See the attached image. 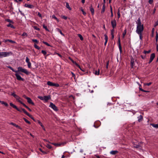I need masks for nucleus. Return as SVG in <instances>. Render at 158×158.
Segmentation results:
<instances>
[{"label": "nucleus", "instance_id": "nucleus-23", "mask_svg": "<svg viewBox=\"0 0 158 158\" xmlns=\"http://www.w3.org/2000/svg\"><path fill=\"white\" fill-rule=\"evenodd\" d=\"M10 105L11 106H12L15 109L17 108V106L15 105L14 104H13L12 103H10Z\"/></svg>", "mask_w": 158, "mask_h": 158}, {"label": "nucleus", "instance_id": "nucleus-1", "mask_svg": "<svg viewBox=\"0 0 158 158\" xmlns=\"http://www.w3.org/2000/svg\"><path fill=\"white\" fill-rule=\"evenodd\" d=\"M137 24L136 32L137 34L142 33L143 30V25L141 24L140 19H139L136 22Z\"/></svg>", "mask_w": 158, "mask_h": 158}, {"label": "nucleus", "instance_id": "nucleus-8", "mask_svg": "<svg viewBox=\"0 0 158 158\" xmlns=\"http://www.w3.org/2000/svg\"><path fill=\"white\" fill-rule=\"evenodd\" d=\"M66 143V142H63L60 143H53L52 144L57 147L64 146Z\"/></svg>", "mask_w": 158, "mask_h": 158}, {"label": "nucleus", "instance_id": "nucleus-53", "mask_svg": "<svg viewBox=\"0 0 158 158\" xmlns=\"http://www.w3.org/2000/svg\"><path fill=\"white\" fill-rule=\"evenodd\" d=\"M32 41L34 42L38 43V41L36 39H32Z\"/></svg>", "mask_w": 158, "mask_h": 158}, {"label": "nucleus", "instance_id": "nucleus-46", "mask_svg": "<svg viewBox=\"0 0 158 158\" xmlns=\"http://www.w3.org/2000/svg\"><path fill=\"white\" fill-rule=\"evenodd\" d=\"M43 27L45 29V30L47 31H48V29L47 28V27L45 26V25H43Z\"/></svg>", "mask_w": 158, "mask_h": 158}, {"label": "nucleus", "instance_id": "nucleus-11", "mask_svg": "<svg viewBox=\"0 0 158 158\" xmlns=\"http://www.w3.org/2000/svg\"><path fill=\"white\" fill-rule=\"evenodd\" d=\"M111 24L113 28H114L116 26V20L114 19L111 21Z\"/></svg>", "mask_w": 158, "mask_h": 158}, {"label": "nucleus", "instance_id": "nucleus-32", "mask_svg": "<svg viewBox=\"0 0 158 158\" xmlns=\"http://www.w3.org/2000/svg\"><path fill=\"white\" fill-rule=\"evenodd\" d=\"M104 36H105V41H108V37L107 35L106 34L104 35Z\"/></svg>", "mask_w": 158, "mask_h": 158}, {"label": "nucleus", "instance_id": "nucleus-27", "mask_svg": "<svg viewBox=\"0 0 158 158\" xmlns=\"http://www.w3.org/2000/svg\"><path fill=\"white\" fill-rule=\"evenodd\" d=\"M52 18L55 19L58 22H59V20L57 19V18L56 17V16L54 15H53L52 16Z\"/></svg>", "mask_w": 158, "mask_h": 158}, {"label": "nucleus", "instance_id": "nucleus-47", "mask_svg": "<svg viewBox=\"0 0 158 158\" xmlns=\"http://www.w3.org/2000/svg\"><path fill=\"white\" fill-rule=\"evenodd\" d=\"M142 33L138 34L139 35L140 39L141 40L142 39Z\"/></svg>", "mask_w": 158, "mask_h": 158}, {"label": "nucleus", "instance_id": "nucleus-20", "mask_svg": "<svg viewBox=\"0 0 158 158\" xmlns=\"http://www.w3.org/2000/svg\"><path fill=\"white\" fill-rule=\"evenodd\" d=\"M151 125L155 128H158V124H151Z\"/></svg>", "mask_w": 158, "mask_h": 158}, {"label": "nucleus", "instance_id": "nucleus-43", "mask_svg": "<svg viewBox=\"0 0 158 158\" xmlns=\"http://www.w3.org/2000/svg\"><path fill=\"white\" fill-rule=\"evenodd\" d=\"M41 52L44 55H45L47 53V52L43 50L41 51Z\"/></svg>", "mask_w": 158, "mask_h": 158}, {"label": "nucleus", "instance_id": "nucleus-28", "mask_svg": "<svg viewBox=\"0 0 158 158\" xmlns=\"http://www.w3.org/2000/svg\"><path fill=\"white\" fill-rule=\"evenodd\" d=\"M8 68H10V69H11L13 71L15 72V73H17V71H16L14 69H13L10 66H9L8 67Z\"/></svg>", "mask_w": 158, "mask_h": 158}, {"label": "nucleus", "instance_id": "nucleus-4", "mask_svg": "<svg viewBox=\"0 0 158 158\" xmlns=\"http://www.w3.org/2000/svg\"><path fill=\"white\" fill-rule=\"evenodd\" d=\"M38 98L41 100L47 102L50 98V96H44L43 97L39 96Z\"/></svg>", "mask_w": 158, "mask_h": 158}, {"label": "nucleus", "instance_id": "nucleus-64", "mask_svg": "<svg viewBox=\"0 0 158 158\" xmlns=\"http://www.w3.org/2000/svg\"><path fill=\"white\" fill-rule=\"evenodd\" d=\"M27 115L31 118L32 117V116L28 113L27 114Z\"/></svg>", "mask_w": 158, "mask_h": 158}, {"label": "nucleus", "instance_id": "nucleus-21", "mask_svg": "<svg viewBox=\"0 0 158 158\" xmlns=\"http://www.w3.org/2000/svg\"><path fill=\"white\" fill-rule=\"evenodd\" d=\"M0 102L2 104H4L6 106H8V104H7V103L5 102H4L3 101H0Z\"/></svg>", "mask_w": 158, "mask_h": 158}, {"label": "nucleus", "instance_id": "nucleus-50", "mask_svg": "<svg viewBox=\"0 0 158 158\" xmlns=\"http://www.w3.org/2000/svg\"><path fill=\"white\" fill-rule=\"evenodd\" d=\"M157 25H158V20L155 22L154 26L155 27Z\"/></svg>", "mask_w": 158, "mask_h": 158}, {"label": "nucleus", "instance_id": "nucleus-54", "mask_svg": "<svg viewBox=\"0 0 158 158\" xmlns=\"http://www.w3.org/2000/svg\"><path fill=\"white\" fill-rule=\"evenodd\" d=\"M37 15L41 18H42L41 15L39 12H38Z\"/></svg>", "mask_w": 158, "mask_h": 158}, {"label": "nucleus", "instance_id": "nucleus-41", "mask_svg": "<svg viewBox=\"0 0 158 158\" xmlns=\"http://www.w3.org/2000/svg\"><path fill=\"white\" fill-rule=\"evenodd\" d=\"M26 62L27 63L30 62L29 61V59L27 57L26 58Z\"/></svg>", "mask_w": 158, "mask_h": 158}, {"label": "nucleus", "instance_id": "nucleus-3", "mask_svg": "<svg viewBox=\"0 0 158 158\" xmlns=\"http://www.w3.org/2000/svg\"><path fill=\"white\" fill-rule=\"evenodd\" d=\"M17 69V72H21L27 75L29 74V72L26 69L23 68L22 67H18Z\"/></svg>", "mask_w": 158, "mask_h": 158}, {"label": "nucleus", "instance_id": "nucleus-52", "mask_svg": "<svg viewBox=\"0 0 158 158\" xmlns=\"http://www.w3.org/2000/svg\"><path fill=\"white\" fill-rule=\"evenodd\" d=\"M34 28L35 29V30H38V31H39L40 30V29L38 28L36 26H34Z\"/></svg>", "mask_w": 158, "mask_h": 158}, {"label": "nucleus", "instance_id": "nucleus-56", "mask_svg": "<svg viewBox=\"0 0 158 158\" xmlns=\"http://www.w3.org/2000/svg\"><path fill=\"white\" fill-rule=\"evenodd\" d=\"M134 62L133 61H132V60L131 61V64L132 66V67H133V66L134 65Z\"/></svg>", "mask_w": 158, "mask_h": 158}, {"label": "nucleus", "instance_id": "nucleus-38", "mask_svg": "<svg viewBox=\"0 0 158 158\" xmlns=\"http://www.w3.org/2000/svg\"><path fill=\"white\" fill-rule=\"evenodd\" d=\"M22 110L27 115L28 113L24 109H22Z\"/></svg>", "mask_w": 158, "mask_h": 158}, {"label": "nucleus", "instance_id": "nucleus-61", "mask_svg": "<svg viewBox=\"0 0 158 158\" xmlns=\"http://www.w3.org/2000/svg\"><path fill=\"white\" fill-rule=\"evenodd\" d=\"M38 123L41 126L42 125H43L42 123L41 122H40V121H38Z\"/></svg>", "mask_w": 158, "mask_h": 158}, {"label": "nucleus", "instance_id": "nucleus-55", "mask_svg": "<svg viewBox=\"0 0 158 158\" xmlns=\"http://www.w3.org/2000/svg\"><path fill=\"white\" fill-rule=\"evenodd\" d=\"M152 84V83L151 82H150L149 83H146L145 84H144V85H147L148 86H149L150 85H151Z\"/></svg>", "mask_w": 158, "mask_h": 158}, {"label": "nucleus", "instance_id": "nucleus-6", "mask_svg": "<svg viewBox=\"0 0 158 158\" xmlns=\"http://www.w3.org/2000/svg\"><path fill=\"white\" fill-rule=\"evenodd\" d=\"M15 75L17 79L18 80L22 81H23V79L22 78V77L18 73V72L16 73Z\"/></svg>", "mask_w": 158, "mask_h": 158}, {"label": "nucleus", "instance_id": "nucleus-25", "mask_svg": "<svg viewBox=\"0 0 158 158\" xmlns=\"http://www.w3.org/2000/svg\"><path fill=\"white\" fill-rule=\"evenodd\" d=\"M57 31L60 33L63 36H64V35L62 33L61 31L59 28H57L56 29Z\"/></svg>", "mask_w": 158, "mask_h": 158}, {"label": "nucleus", "instance_id": "nucleus-42", "mask_svg": "<svg viewBox=\"0 0 158 158\" xmlns=\"http://www.w3.org/2000/svg\"><path fill=\"white\" fill-rule=\"evenodd\" d=\"M114 31V30H112L111 31V36L112 39H113L114 37V36L113 33V31Z\"/></svg>", "mask_w": 158, "mask_h": 158}, {"label": "nucleus", "instance_id": "nucleus-48", "mask_svg": "<svg viewBox=\"0 0 158 158\" xmlns=\"http://www.w3.org/2000/svg\"><path fill=\"white\" fill-rule=\"evenodd\" d=\"M46 146L48 148H52L51 146L49 144H47Z\"/></svg>", "mask_w": 158, "mask_h": 158}, {"label": "nucleus", "instance_id": "nucleus-10", "mask_svg": "<svg viewBox=\"0 0 158 158\" xmlns=\"http://www.w3.org/2000/svg\"><path fill=\"white\" fill-rule=\"evenodd\" d=\"M24 6L25 7L30 8V9H32L33 8H34V6L31 5V4H25L24 5Z\"/></svg>", "mask_w": 158, "mask_h": 158}, {"label": "nucleus", "instance_id": "nucleus-34", "mask_svg": "<svg viewBox=\"0 0 158 158\" xmlns=\"http://www.w3.org/2000/svg\"><path fill=\"white\" fill-rule=\"evenodd\" d=\"M34 47H35V48H36L38 49H40V47H39V46H38L36 44H34Z\"/></svg>", "mask_w": 158, "mask_h": 158}, {"label": "nucleus", "instance_id": "nucleus-44", "mask_svg": "<svg viewBox=\"0 0 158 158\" xmlns=\"http://www.w3.org/2000/svg\"><path fill=\"white\" fill-rule=\"evenodd\" d=\"M127 31L125 29L124 30V32L123 33V38L124 37L125 35L126 34Z\"/></svg>", "mask_w": 158, "mask_h": 158}, {"label": "nucleus", "instance_id": "nucleus-19", "mask_svg": "<svg viewBox=\"0 0 158 158\" xmlns=\"http://www.w3.org/2000/svg\"><path fill=\"white\" fill-rule=\"evenodd\" d=\"M66 6L67 8L69 9V10H71V8L70 7L69 3L67 2L66 3Z\"/></svg>", "mask_w": 158, "mask_h": 158}, {"label": "nucleus", "instance_id": "nucleus-57", "mask_svg": "<svg viewBox=\"0 0 158 158\" xmlns=\"http://www.w3.org/2000/svg\"><path fill=\"white\" fill-rule=\"evenodd\" d=\"M14 1L17 2H19L22 1V0H14Z\"/></svg>", "mask_w": 158, "mask_h": 158}, {"label": "nucleus", "instance_id": "nucleus-14", "mask_svg": "<svg viewBox=\"0 0 158 158\" xmlns=\"http://www.w3.org/2000/svg\"><path fill=\"white\" fill-rule=\"evenodd\" d=\"M118 43H119V48L120 50V53L122 52V48L121 45L120 44V38L119 37L118 38Z\"/></svg>", "mask_w": 158, "mask_h": 158}, {"label": "nucleus", "instance_id": "nucleus-26", "mask_svg": "<svg viewBox=\"0 0 158 158\" xmlns=\"http://www.w3.org/2000/svg\"><path fill=\"white\" fill-rule=\"evenodd\" d=\"M80 9V10H81V11L82 12L83 14L84 15H85L86 14V13L84 11L82 8L81 7Z\"/></svg>", "mask_w": 158, "mask_h": 158}, {"label": "nucleus", "instance_id": "nucleus-59", "mask_svg": "<svg viewBox=\"0 0 158 158\" xmlns=\"http://www.w3.org/2000/svg\"><path fill=\"white\" fill-rule=\"evenodd\" d=\"M43 43L45 44L46 45H47V46H50V45L48 44V43L47 42H43Z\"/></svg>", "mask_w": 158, "mask_h": 158}, {"label": "nucleus", "instance_id": "nucleus-31", "mask_svg": "<svg viewBox=\"0 0 158 158\" xmlns=\"http://www.w3.org/2000/svg\"><path fill=\"white\" fill-rule=\"evenodd\" d=\"M23 106H24L29 111H31V110L30 108H29L25 104H23Z\"/></svg>", "mask_w": 158, "mask_h": 158}, {"label": "nucleus", "instance_id": "nucleus-60", "mask_svg": "<svg viewBox=\"0 0 158 158\" xmlns=\"http://www.w3.org/2000/svg\"><path fill=\"white\" fill-rule=\"evenodd\" d=\"M18 102H19L20 103H21L23 105V104H24V103H23V102H22L20 100H18L17 101Z\"/></svg>", "mask_w": 158, "mask_h": 158}, {"label": "nucleus", "instance_id": "nucleus-22", "mask_svg": "<svg viewBox=\"0 0 158 158\" xmlns=\"http://www.w3.org/2000/svg\"><path fill=\"white\" fill-rule=\"evenodd\" d=\"M138 121L139 122H140L142 119V117L141 115H140L139 117H138Z\"/></svg>", "mask_w": 158, "mask_h": 158}, {"label": "nucleus", "instance_id": "nucleus-33", "mask_svg": "<svg viewBox=\"0 0 158 158\" xmlns=\"http://www.w3.org/2000/svg\"><path fill=\"white\" fill-rule=\"evenodd\" d=\"M78 37L80 38V39L81 40H83V38L81 34H78Z\"/></svg>", "mask_w": 158, "mask_h": 158}, {"label": "nucleus", "instance_id": "nucleus-18", "mask_svg": "<svg viewBox=\"0 0 158 158\" xmlns=\"http://www.w3.org/2000/svg\"><path fill=\"white\" fill-rule=\"evenodd\" d=\"M105 10V5L103 4V7L102 10V11H101V13H103L104 12Z\"/></svg>", "mask_w": 158, "mask_h": 158}, {"label": "nucleus", "instance_id": "nucleus-13", "mask_svg": "<svg viewBox=\"0 0 158 158\" xmlns=\"http://www.w3.org/2000/svg\"><path fill=\"white\" fill-rule=\"evenodd\" d=\"M90 10L91 12L92 15H94V10L92 6H91L90 7Z\"/></svg>", "mask_w": 158, "mask_h": 158}, {"label": "nucleus", "instance_id": "nucleus-37", "mask_svg": "<svg viewBox=\"0 0 158 158\" xmlns=\"http://www.w3.org/2000/svg\"><path fill=\"white\" fill-rule=\"evenodd\" d=\"M110 12H111V16L113 17V12H112V9L111 6H110Z\"/></svg>", "mask_w": 158, "mask_h": 158}, {"label": "nucleus", "instance_id": "nucleus-45", "mask_svg": "<svg viewBox=\"0 0 158 158\" xmlns=\"http://www.w3.org/2000/svg\"><path fill=\"white\" fill-rule=\"evenodd\" d=\"M8 40V41L10 42V43H15V42L14 41H13L12 40Z\"/></svg>", "mask_w": 158, "mask_h": 158}, {"label": "nucleus", "instance_id": "nucleus-39", "mask_svg": "<svg viewBox=\"0 0 158 158\" xmlns=\"http://www.w3.org/2000/svg\"><path fill=\"white\" fill-rule=\"evenodd\" d=\"M27 65L29 68H31V62L27 63Z\"/></svg>", "mask_w": 158, "mask_h": 158}, {"label": "nucleus", "instance_id": "nucleus-49", "mask_svg": "<svg viewBox=\"0 0 158 158\" xmlns=\"http://www.w3.org/2000/svg\"><path fill=\"white\" fill-rule=\"evenodd\" d=\"M148 2L150 4H152L153 2V0H149Z\"/></svg>", "mask_w": 158, "mask_h": 158}, {"label": "nucleus", "instance_id": "nucleus-9", "mask_svg": "<svg viewBox=\"0 0 158 158\" xmlns=\"http://www.w3.org/2000/svg\"><path fill=\"white\" fill-rule=\"evenodd\" d=\"M155 57V55L154 53H152L150 56V60L149 62V63H150L153 60V59H154V57Z\"/></svg>", "mask_w": 158, "mask_h": 158}, {"label": "nucleus", "instance_id": "nucleus-40", "mask_svg": "<svg viewBox=\"0 0 158 158\" xmlns=\"http://www.w3.org/2000/svg\"><path fill=\"white\" fill-rule=\"evenodd\" d=\"M117 14H118V18H119L120 16V11L119 10H118V13H117Z\"/></svg>", "mask_w": 158, "mask_h": 158}, {"label": "nucleus", "instance_id": "nucleus-30", "mask_svg": "<svg viewBox=\"0 0 158 158\" xmlns=\"http://www.w3.org/2000/svg\"><path fill=\"white\" fill-rule=\"evenodd\" d=\"M7 26L8 27H11L12 28H14L15 27H14V26H13V25H12V24H11L10 23H9L7 25Z\"/></svg>", "mask_w": 158, "mask_h": 158}, {"label": "nucleus", "instance_id": "nucleus-7", "mask_svg": "<svg viewBox=\"0 0 158 158\" xmlns=\"http://www.w3.org/2000/svg\"><path fill=\"white\" fill-rule=\"evenodd\" d=\"M49 106L51 107L54 110L56 111L57 110L56 106L52 102L50 103Z\"/></svg>", "mask_w": 158, "mask_h": 158}, {"label": "nucleus", "instance_id": "nucleus-2", "mask_svg": "<svg viewBox=\"0 0 158 158\" xmlns=\"http://www.w3.org/2000/svg\"><path fill=\"white\" fill-rule=\"evenodd\" d=\"M12 54V53L11 52H0V58L7 57Z\"/></svg>", "mask_w": 158, "mask_h": 158}, {"label": "nucleus", "instance_id": "nucleus-62", "mask_svg": "<svg viewBox=\"0 0 158 158\" xmlns=\"http://www.w3.org/2000/svg\"><path fill=\"white\" fill-rule=\"evenodd\" d=\"M11 95L12 96H13L14 97H16V95L14 93H12V94H11Z\"/></svg>", "mask_w": 158, "mask_h": 158}, {"label": "nucleus", "instance_id": "nucleus-17", "mask_svg": "<svg viewBox=\"0 0 158 158\" xmlns=\"http://www.w3.org/2000/svg\"><path fill=\"white\" fill-rule=\"evenodd\" d=\"M133 144H134V147L136 148H139V143L137 144H135L134 142H133Z\"/></svg>", "mask_w": 158, "mask_h": 158}, {"label": "nucleus", "instance_id": "nucleus-15", "mask_svg": "<svg viewBox=\"0 0 158 158\" xmlns=\"http://www.w3.org/2000/svg\"><path fill=\"white\" fill-rule=\"evenodd\" d=\"M118 152L117 151L115 150V151H112L110 152V154L113 155H114L118 153Z\"/></svg>", "mask_w": 158, "mask_h": 158}, {"label": "nucleus", "instance_id": "nucleus-12", "mask_svg": "<svg viewBox=\"0 0 158 158\" xmlns=\"http://www.w3.org/2000/svg\"><path fill=\"white\" fill-rule=\"evenodd\" d=\"M27 102L30 104H31L33 105H34V103L33 102L31 99L30 98H27Z\"/></svg>", "mask_w": 158, "mask_h": 158}, {"label": "nucleus", "instance_id": "nucleus-5", "mask_svg": "<svg viewBox=\"0 0 158 158\" xmlns=\"http://www.w3.org/2000/svg\"><path fill=\"white\" fill-rule=\"evenodd\" d=\"M47 84L50 86L58 87L59 86V85L57 83H54L50 81H48L47 82Z\"/></svg>", "mask_w": 158, "mask_h": 158}, {"label": "nucleus", "instance_id": "nucleus-63", "mask_svg": "<svg viewBox=\"0 0 158 158\" xmlns=\"http://www.w3.org/2000/svg\"><path fill=\"white\" fill-rule=\"evenodd\" d=\"M27 115L31 118L32 117V116L28 113L27 114Z\"/></svg>", "mask_w": 158, "mask_h": 158}, {"label": "nucleus", "instance_id": "nucleus-51", "mask_svg": "<svg viewBox=\"0 0 158 158\" xmlns=\"http://www.w3.org/2000/svg\"><path fill=\"white\" fill-rule=\"evenodd\" d=\"M61 17L62 18H63V19H67V17L65 16H64V15L62 16H61Z\"/></svg>", "mask_w": 158, "mask_h": 158}, {"label": "nucleus", "instance_id": "nucleus-24", "mask_svg": "<svg viewBox=\"0 0 158 158\" xmlns=\"http://www.w3.org/2000/svg\"><path fill=\"white\" fill-rule=\"evenodd\" d=\"M22 36H23V37H27V36H28V35L26 32H24L22 35Z\"/></svg>", "mask_w": 158, "mask_h": 158}, {"label": "nucleus", "instance_id": "nucleus-36", "mask_svg": "<svg viewBox=\"0 0 158 158\" xmlns=\"http://www.w3.org/2000/svg\"><path fill=\"white\" fill-rule=\"evenodd\" d=\"M23 119L24 120V121H25V122H26L27 123H28L29 124H30L31 123L28 120H27L25 118H24Z\"/></svg>", "mask_w": 158, "mask_h": 158}, {"label": "nucleus", "instance_id": "nucleus-29", "mask_svg": "<svg viewBox=\"0 0 158 158\" xmlns=\"http://www.w3.org/2000/svg\"><path fill=\"white\" fill-rule=\"evenodd\" d=\"M94 74L96 75H99V69H98V71H96L94 73Z\"/></svg>", "mask_w": 158, "mask_h": 158}, {"label": "nucleus", "instance_id": "nucleus-16", "mask_svg": "<svg viewBox=\"0 0 158 158\" xmlns=\"http://www.w3.org/2000/svg\"><path fill=\"white\" fill-rule=\"evenodd\" d=\"M10 124L15 126V127H16L17 128H19V129H20V127H19L18 125H16V124H15L13 123H10Z\"/></svg>", "mask_w": 158, "mask_h": 158}, {"label": "nucleus", "instance_id": "nucleus-58", "mask_svg": "<svg viewBox=\"0 0 158 158\" xmlns=\"http://www.w3.org/2000/svg\"><path fill=\"white\" fill-rule=\"evenodd\" d=\"M15 98L17 99V101L18 100H19V97L17 95H16V97H15Z\"/></svg>", "mask_w": 158, "mask_h": 158}, {"label": "nucleus", "instance_id": "nucleus-35", "mask_svg": "<svg viewBox=\"0 0 158 158\" xmlns=\"http://www.w3.org/2000/svg\"><path fill=\"white\" fill-rule=\"evenodd\" d=\"M151 51V50H149L148 51H144L143 52V53L145 54L149 53Z\"/></svg>", "mask_w": 158, "mask_h": 158}]
</instances>
